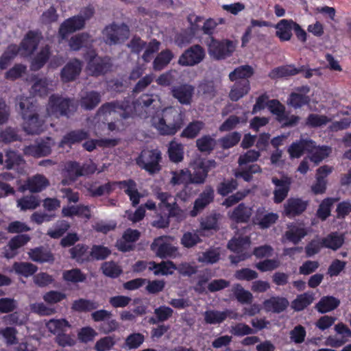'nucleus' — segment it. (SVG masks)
I'll use <instances>...</instances> for the list:
<instances>
[{
  "label": "nucleus",
  "instance_id": "obj_6",
  "mask_svg": "<svg viewBox=\"0 0 351 351\" xmlns=\"http://www.w3.org/2000/svg\"><path fill=\"white\" fill-rule=\"evenodd\" d=\"M102 35L107 45H114L124 42L129 38L130 29L123 23H112L105 27Z\"/></svg>",
  "mask_w": 351,
  "mask_h": 351
},
{
  "label": "nucleus",
  "instance_id": "obj_5",
  "mask_svg": "<svg viewBox=\"0 0 351 351\" xmlns=\"http://www.w3.org/2000/svg\"><path fill=\"white\" fill-rule=\"evenodd\" d=\"M237 44V40L224 39L219 41L213 36L209 37L206 40L208 53L210 57L215 60L225 59L230 56L234 51Z\"/></svg>",
  "mask_w": 351,
  "mask_h": 351
},
{
  "label": "nucleus",
  "instance_id": "obj_20",
  "mask_svg": "<svg viewBox=\"0 0 351 351\" xmlns=\"http://www.w3.org/2000/svg\"><path fill=\"white\" fill-rule=\"evenodd\" d=\"M82 62L77 59L69 61L62 69L60 77L64 82L73 81L80 75Z\"/></svg>",
  "mask_w": 351,
  "mask_h": 351
},
{
  "label": "nucleus",
  "instance_id": "obj_44",
  "mask_svg": "<svg viewBox=\"0 0 351 351\" xmlns=\"http://www.w3.org/2000/svg\"><path fill=\"white\" fill-rule=\"evenodd\" d=\"M204 320L206 324L217 325L225 321L223 311L208 309L203 313Z\"/></svg>",
  "mask_w": 351,
  "mask_h": 351
},
{
  "label": "nucleus",
  "instance_id": "obj_19",
  "mask_svg": "<svg viewBox=\"0 0 351 351\" xmlns=\"http://www.w3.org/2000/svg\"><path fill=\"white\" fill-rule=\"evenodd\" d=\"M156 198L160 201V206L167 208L169 217H178L182 215V210L178 207L176 199L168 193L158 192Z\"/></svg>",
  "mask_w": 351,
  "mask_h": 351
},
{
  "label": "nucleus",
  "instance_id": "obj_25",
  "mask_svg": "<svg viewBox=\"0 0 351 351\" xmlns=\"http://www.w3.org/2000/svg\"><path fill=\"white\" fill-rule=\"evenodd\" d=\"M29 258L37 263H53L54 257L51 251L45 247H38L29 250L27 252Z\"/></svg>",
  "mask_w": 351,
  "mask_h": 351
},
{
  "label": "nucleus",
  "instance_id": "obj_41",
  "mask_svg": "<svg viewBox=\"0 0 351 351\" xmlns=\"http://www.w3.org/2000/svg\"><path fill=\"white\" fill-rule=\"evenodd\" d=\"M343 242L344 237L342 234L337 232H333L324 238L322 243L327 248L336 250L342 246Z\"/></svg>",
  "mask_w": 351,
  "mask_h": 351
},
{
  "label": "nucleus",
  "instance_id": "obj_34",
  "mask_svg": "<svg viewBox=\"0 0 351 351\" xmlns=\"http://www.w3.org/2000/svg\"><path fill=\"white\" fill-rule=\"evenodd\" d=\"M93 40L88 33H81L72 36L69 42L70 48L78 51L82 47H87L91 45Z\"/></svg>",
  "mask_w": 351,
  "mask_h": 351
},
{
  "label": "nucleus",
  "instance_id": "obj_40",
  "mask_svg": "<svg viewBox=\"0 0 351 351\" xmlns=\"http://www.w3.org/2000/svg\"><path fill=\"white\" fill-rule=\"evenodd\" d=\"M310 147H312V141L302 139L298 142L292 143L289 148V152L292 158H299L304 151L308 152Z\"/></svg>",
  "mask_w": 351,
  "mask_h": 351
},
{
  "label": "nucleus",
  "instance_id": "obj_57",
  "mask_svg": "<svg viewBox=\"0 0 351 351\" xmlns=\"http://www.w3.org/2000/svg\"><path fill=\"white\" fill-rule=\"evenodd\" d=\"M250 244V238L248 237H243L232 239L228 243V248L232 252L240 253L242 252L246 246Z\"/></svg>",
  "mask_w": 351,
  "mask_h": 351
},
{
  "label": "nucleus",
  "instance_id": "obj_13",
  "mask_svg": "<svg viewBox=\"0 0 351 351\" xmlns=\"http://www.w3.org/2000/svg\"><path fill=\"white\" fill-rule=\"evenodd\" d=\"M66 176L71 181L75 180L78 177L93 173L96 167L94 164L81 166L78 162L70 161L65 166Z\"/></svg>",
  "mask_w": 351,
  "mask_h": 351
},
{
  "label": "nucleus",
  "instance_id": "obj_16",
  "mask_svg": "<svg viewBox=\"0 0 351 351\" xmlns=\"http://www.w3.org/2000/svg\"><path fill=\"white\" fill-rule=\"evenodd\" d=\"M42 38L41 33L34 31L28 32L20 45L22 53L25 56L32 54L37 48Z\"/></svg>",
  "mask_w": 351,
  "mask_h": 351
},
{
  "label": "nucleus",
  "instance_id": "obj_27",
  "mask_svg": "<svg viewBox=\"0 0 351 351\" xmlns=\"http://www.w3.org/2000/svg\"><path fill=\"white\" fill-rule=\"evenodd\" d=\"M62 214L64 217L78 216L86 219V220H88L91 217L90 207L83 204L64 206L62 209Z\"/></svg>",
  "mask_w": 351,
  "mask_h": 351
},
{
  "label": "nucleus",
  "instance_id": "obj_14",
  "mask_svg": "<svg viewBox=\"0 0 351 351\" xmlns=\"http://www.w3.org/2000/svg\"><path fill=\"white\" fill-rule=\"evenodd\" d=\"M194 91L195 87L189 84L174 86L171 90L172 96L183 105L192 103Z\"/></svg>",
  "mask_w": 351,
  "mask_h": 351
},
{
  "label": "nucleus",
  "instance_id": "obj_47",
  "mask_svg": "<svg viewBox=\"0 0 351 351\" xmlns=\"http://www.w3.org/2000/svg\"><path fill=\"white\" fill-rule=\"evenodd\" d=\"M88 133L82 130L72 131L66 134L62 139L60 145H71L79 143L88 138Z\"/></svg>",
  "mask_w": 351,
  "mask_h": 351
},
{
  "label": "nucleus",
  "instance_id": "obj_53",
  "mask_svg": "<svg viewBox=\"0 0 351 351\" xmlns=\"http://www.w3.org/2000/svg\"><path fill=\"white\" fill-rule=\"evenodd\" d=\"M17 206L20 208L21 210H34L40 205V200L36 196L27 195L17 201Z\"/></svg>",
  "mask_w": 351,
  "mask_h": 351
},
{
  "label": "nucleus",
  "instance_id": "obj_21",
  "mask_svg": "<svg viewBox=\"0 0 351 351\" xmlns=\"http://www.w3.org/2000/svg\"><path fill=\"white\" fill-rule=\"evenodd\" d=\"M49 185V180L42 174H36L29 178L21 187L23 191L28 190L32 193H39Z\"/></svg>",
  "mask_w": 351,
  "mask_h": 351
},
{
  "label": "nucleus",
  "instance_id": "obj_2",
  "mask_svg": "<svg viewBox=\"0 0 351 351\" xmlns=\"http://www.w3.org/2000/svg\"><path fill=\"white\" fill-rule=\"evenodd\" d=\"M120 105L119 103H106L99 108L93 120L95 135H101L106 130L114 131L124 129L125 125L121 120L110 121V117H115L117 114H119L122 119H125L122 116L123 110L120 108Z\"/></svg>",
  "mask_w": 351,
  "mask_h": 351
},
{
  "label": "nucleus",
  "instance_id": "obj_24",
  "mask_svg": "<svg viewBox=\"0 0 351 351\" xmlns=\"http://www.w3.org/2000/svg\"><path fill=\"white\" fill-rule=\"evenodd\" d=\"M264 309L267 312L279 313L289 306V301L282 297L274 296L264 301Z\"/></svg>",
  "mask_w": 351,
  "mask_h": 351
},
{
  "label": "nucleus",
  "instance_id": "obj_46",
  "mask_svg": "<svg viewBox=\"0 0 351 351\" xmlns=\"http://www.w3.org/2000/svg\"><path fill=\"white\" fill-rule=\"evenodd\" d=\"M12 267L16 274L25 277L32 276L38 270L36 265L28 262H16Z\"/></svg>",
  "mask_w": 351,
  "mask_h": 351
},
{
  "label": "nucleus",
  "instance_id": "obj_3",
  "mask_svg": "<svg viewBox=\"0 0 351 351\" xmlns=\"http://www.w3.org/2000/svg\"><path fill=\"white\" fill-rule=\"evenodd\" d=\"M160 107V97L156 94H143L131 104L126 101L120 105V108L123 110L122 116L124 119H128L134 115L142 118L152 117Z\"/></svg>",
  "mask_w": 351,
  "mask_h": 351
},
{
  "label": "nucleus",
  "instance_id": "obj_42",
  "mask_svg": "<svg viewBox=\"0 0 351 351\" xmlns=\"http://www.w3.org/2000/svg\"><path fill=\"white\" fill-rule=\"evenodd\" d=\"M173 55L168 49L162 51L154 60L153 69L154 71H160L163 69L171 62Z\"/></svg>",
  "mask_w": 351,
  "mask_h": 351
},
{
  "label": "nucleus",
  "instance_id": "obj_35",
  "mask_svg": "<svg viewBox=\"0 0 351 351\" xmlns=\"http://www.w3.org/2000/svg\"><path fill=\"white\" fill-rule=\"evenodd\" d=\"M217 88L213 81L203 80L197 88V95L205 99H213L215 97Z\"/></svg>",
  "mask_w": 351,
  "mask_h": 351
},
{
  "label": "nucleus",
  "instance_id": "obj_50",
  "mask_svg": "<svg viewBox=\"0 0 351 351\" xmlns=\"http://www.w3.org/2000/svg\"><path fill=\"white\" fill-rule=\"evenodd\" d=\"M232 292L237 300L242 304H250L253 300L252 294L239 284L234 285L232 287Z\"/></svg>",
  "mask_w": 351,
  "mask_h": 351
},
{
  "label": "nucleus",
  "instance_id": "obj_56",
  "mask_svg": "<svg viewBox=\"0 0 351 351\" xmlns=\"http://www.w3.org/2000/svg\"><path fill=\"white\" fill-rule=\"evenodd\" d=\"M252 68L249 65H244L235 69L232 72H231L229 74V78L231 81L247 80V78L252 76Z\"/></svg>",
  "mask_w": 351,
  "mask_h": 351
},
{
  "label": "nucleus",
  "instance_id": "obj_45",
  "mask_svg": "<svg viewBox=\"0 0 351 351\" xmlns=\"http://www.w3.org/2000/svg\"><path fill=\"white\" fill-rule=\"evenodd\" d=\"M99 307V304L93 300L80 298L74 300L71 308L77 312H85L95 310Z\"/></svg>",
  "mask_w": 351,
  "mask_h": 351
},
{
  "label": "nucleus",
  "instance_id": "obj_36",
  "mask_svg": "<svg viewBox=\"0 0 351 351\" xmlns=\"http://www.w3.org/2000/svg\"><path fill=\"white\" fill-rule=\"evenodd\" d=\"M45 326L51 333L56 335L66 332L67 329L71 327L69 322L64 319H51Z\"/></svg>",
  "mask_w": 351,
  "mask_h": 351
},
{
  "label": "nucleus",
  "instance_id": "obj_11",
  "mask_svg": "<svg viewBox=\"0 0 351 351\" xmlns=\"http://www.w3.org/2000/svg\"><path fill=\"white\" fill-rule=\"evenodd\" d=\"M151 249L157 256L161 258H176L180 256L178 248L165 242L162 237L154 239L151 245Z\"/></svg>",
  "mask_w": 351,
  "mask_h": 351
},
{
  "label": "nucleus",
  "instance_id": "obj_22",
  "mask_svg": "<svg viewBox=\"0 0 351 351\" xmlns=\"http://www.w3.org/2000/svg\"><path fill=\"white\" fill-rule=\"evenodd\" d=\"M273 184L276 186L274 191V200L276 203L282 202L287 196L290 189L291 180L288 178L278 179L273 178L271 180Z\"/></svg>",
  "mask_w": 351,
  "mask_h": 351
},
{
  "label": "nucleus",
  "instance_id": "obj_63",
  "mask_svg": "<svg viewBox=\"0 0 351 351\" xmlns=\"http://www.w3.org/2000/svg\"><path fill=\"white\" fill-rule=\"evenodd\" d=\"M202 241L199 234L195 232H186L183 234L180 243L186 248H191Z\"/></svg>",
  "mask_w": 351,
  "mask_h": 351
},
{
  "label": "nucleus",
  "instance_id": "obj_17",
  "mask_svg": "<svg viewBox=\"0 0 351 351\" xmlns=\"http://www.w3.org/2000/svg\"><path fill=\"white\" fill-rule=\"evenodd\" d=\"M30 240L27 234H19L12 238L3 249L4 256L12 258L18 254V250L24 246Z\"/></svg>",
  "mask_w": 351,
  "mask_h": 351
},
{
  "label": "nucleus",
  "instance_id": "obj_23",
  "mask_svg": "<svg viewBox=\"0 0 351 351\" xmlns=\"http://www.w3.org/2000/svg\"><path fill=\"white\" fill-rule=\"evenodd\" d=\"M306 202L298 198H290L284 204L285 214L293 217L301 214L306 208Z\"/></svg>",
  "mask_w": 351,
  "mask_h": 351
},
{
  "label": "nucleus",
  "instance_id": "obj_15",
  "mask_svg": "<svg viewBox=\"0 0 351 351\" xmlns=\"http://www.w3.org/2000/svg\"><path fill=\"white\" fill-rule=\"evenodd\" d=\"M278 219V215L269 213L263 207L257 209L253 219L254 224L258 225L262 229H266L274 224Z\"/></svg>",
  "mask_w": 351,
  "mask_h": 351
},
{
  "label": "nucleus",
  "instance_id": "obj_55",
  "mask_svg": "<svg viewBox=\"0 0 351 351\" xmlns=\"http://www.w3.org/2000/svg\"><path fill=\"white\" fill-rule=\"evenodd\" d=\"M152 267H149L150 269H154V274L155 275H168L171 274L174 269H176V266L171 261H162L160 263H156L154 262L149 263Z\"/></svg>",
  "mask_w": 351,
  "mask_h": 351
},
{
  "label": "nucleus",
  "instance_id": "obj_64",
  "mask_svg": "<svg viewBox=\"0 0 351 351\" xmlns=\"http://www.w3.org/2000/svg\"><path fill=\"white\" fill-rule=\"evenodd\" d=\"M116 344L114 336H106L96 341L94 349L96 351L110 350Z\"/></svg>",
  "mask_w": 351,
  "mask_h": 351
},
{
  "label": "nucleus",
  "instance_id": "obj_9",
  "mask_svg": "<svg viewBox=\"0 0 351 351\" xmlns=\"http://www.w3.org/2000/svg\"><path fill=\"white\" fill-rule=\"evenodd\" d=\"M204 48L199 45H194L185 50L180 56L178 63L182 66H192L200 63L205 58Z\"/></svg>",
  "mask_w": 351,
  "mask_h": 351
},
{
  "label": "nucleus",
  "instance_id": "obj_8",
  "mask_svg": "<svg viewBox=\"0 0 351 351\" xmlns=\"http://www.w3.org/2000/svg\"><path fill=\"white\" fill-rule=\"evenodd\" d=\"M161 160V153L158 149L143 150L139 156L138 164L150 173L160 171L159 162Z\"/></svg>",
  "mask_w": 351,
  "mask_h": 351
},
{
  "label": "nucleus",
  "instance_id": "obj_43",
  "mask_svg": "<svg viewBox=\"0 0 351 351\" xmlns=\"http://www.w3.org/2000/svg\"><path fill=\"white\" fill-rule=\"evenodd\" d=\"M69 251L71 258L80 263L90 261V252L87 251V247L84 245L77 244Z\"/></svg>",
  "mask_w": 351,
  "mask_h": 351
},
{
  "label": "nucleus",
  "instance_id": "obj_59",
  "mask_svg": "<svg viewBox=\"0 0 351 351\" xmlns=\"http://www.w3.org/2000/svg\"><path fill=\"white\" fill-rule=\"evenodd\" d=\"M215 145V140L208 135L203 136L196 141V146L201 152L210 153Z\"/></svg>",
  "mask_w": 351,
  "mask_h": 351
},
{
  "label": "nucleus",
  "instance_id": "obj_48",
  "mask_svg": "<svg viewBox=\"0 0 351 351\" xmlns=\"http://www.w3.org/2000/svg\"><path fill=\"white\" fill-rule=\"evenodd\" d=\"M117 144L118 140L116 138H101L88 141L83 144V147L88 152H92L97 145L100 147H114Z\"/></svg>",
  "mask_w": 351,
  "mask_h": 351
},
{
  "label": "nucleus",
  "instance_id": "obj_39",
  "mask_svg": "<svg viewBox=\"0 0 351 351\" xmlns=\"http://www.w3.org/2000/svg\"><path fill=\"white\" fill-rule=\"evenodd\" d=\"M340 301L332 296L323 297L317 304V311L322 313L335 309L339 305Z\"/></svg>",
  "mask_w": 351,
  "mask_h": 351
},
{
  "label": "nucleus",
  "instance_id": "obj_28",
  "mask_svg": "<svg viewBox=\"0 0 351 351\" xmlns=\"http://www.w3.org/2000/svg\"><path fill=\"white\" fill-rule=\"evenodd\" d=\"M250 86L248 80H241L237 81L232 86L229 93L230 99L233 101H237L250 91Z\"/></svg>",
  "mask_w": 351,
  "mask_h": 351
},
{
  "label": "nucleus",
  "instance_id": "obj_7",
  "mask_svg": "<svg viewBox=\"0 0 351 351\" xmlns=\"http://www.w3.org/2000/svg\"><path fill=\"white\" fill-rule=\"evenodd\" d=\"M73 101L58 95H52L49 97L47 106V112L49 116H69V113L75 110Z\"/></svg>",
  "mask_w": 351,
  "mask_h": 351
},
{
  "label": "nucleus",
  "instance_id": "obj_37",
  "mask_svg": "<svg viewBox=\"0 0 351 351\" xmlns=\"http://www.w3.org/2000/svg\"><path fill=\"white\" fill-rule=\"evenodd\" d=\"M50 49L48 45L42 47L36 56L34 58L31 64V69L38 71L41 69L49 58Z\"/></svg>",
  "mask_w": 351,
  "mask_h": 351
},
{
  "label": "nucleus",
  "instance_id": "obj_4",
  "mask_svg": "<svg viewBox=\"0 0 351 351\" xmlns=\"http://www.w3.org/2000/svg\"><path fill=\"white\" fill-rule=\"evenodd\" d=\"M152 125L162 135H173L183 125L181 114L175 108H165L161 116L152 118Z\"/></svg>",
  "mask_w": 351,
  "mask_h": 351
},
{
  "label": "nucleus",
  "instance_id": "obj_33",
  "mask_svg": "<svg viewBox=\"0 0 351 351\" xmlns=\"http://www.w3.org/2000/svg\"><path fill=\"white\" fill-rule=\"evenodd\" d=\"M276 36L282 40H289L292 36L293 21L282 19L276 25Z\"/></svg>",
  "mask_w": 351,
  "mask_h": 351
},
{
  "label": "nucleus",
  "instance_id": "obj_32",
  "mask_svg": "<svg viewBox=\"0 0 351 351\" xmlns=\"http://www.w3.org/2000/svg\"><path fill=\"white\" fill-rule=\"evenodd\" d=\"M330 151V147L327 146L317 147L315 143L312 141V147H309L308 152L309 153L308 158L311 161L317 165L329 156Z\"/></svg>",
  "mask_w": 351,
  "mask_h": 351
},
{
  "label": "nucleus",
  "instance_id": "obj_30",
  "mask_svg": "<svg viewBox=\"0 0 351 351\" xmlns=\"http://www.w3.org/2000/svg\"><path fill=\"white\" fill-rule=\"evenodd\" d=\"M53 87L51 82L46 78L38 79L32 84L29 92L34 96H46L50 91L53 90Z\"/></svg>",
  "mask_w": 351,
  "mask_h": 351
},
{
  "label": "nucleus",
  "instance_id": "obj_10",
  "mask_svg": "<svg viewBox=\"0 0 351 351\" xmlns=\"http://www.w3.org/2000/svg\"><path fill=\"white\" fill-rule=\"evenodd\" d=\"M214 189L210 185L206 186L195 200L193 209L190 211V215L194 217L202 213L214 201Z\"/></svg>",
  "mask_w": 351,
  "mask_h": 351
},
{
  "label": "nucleus",
  "instance_id": "obj_61",
  "mask_svg": "<svg viewBox=\"0 0 351 351\" xmlns=\"http://www.w3.org/2000/svg\"><path fill=\"white\" fill-rule=\"evenodd\" d=\"M101 269L105 276L112 278L118 277L122 272L121 267L113 261L104 262Z\"/></svg>",
  "mask_w": 351,
  "mask_h": 351
},
{
  "label": "nucleus",
  "instance_id": "obj_49",
  "mask_svg": "<svg viewBox=\"0 0 351 351\" xmlns=\"http://www.w3.org/2000/svg\"><path fill=\"white\" fill-rule=\"evenodd\" d=\"M306 234V230L301 226H291L289 230L286 231L285 237L289 241L297 244Z\"/></svg>",
  "mask_w": 351,
  "mask_h": 351
},
{
  "label": "nucleus",
  "instance_id": "obj_54",
  "mask_svg": "<svg viewBox=\"0 0 351 351\" xmlns=\"http://www.w3.org/2000/svg\"><path fill=\"white\" fill-rule=\"evenodd\" d=\"M314 300L313 293H304L298 295L292 302V308L300 311L310 305Z\"/></svg>",
  "mask_w": 351,
  "mask_h": 351
},
{
  "label": "nucleus",
  "instance_id": "obj_29",
  "mask_svg": "<svg viewBox=\"0 0 351 351\" xmlns=\"http://www.w3.org/2000/svg\"><path fill=\"white\" fill-rule=\"evenodd\" d=\"M252 214V208L243 203L239 204L232 212L228 213L231 219L236 222H247Z\"/></svg>",
  "mask_w": 351,
  "mask_h": 351
},
{
  "label": "nucleus",
  "instance_id": "obj_51",
  "mask_svg": "<svg viewBox=\"0 0 351 351\" xmlns=\"http://www.w3.org/2000/svg\"><path fill=\"white\" fill-rule=\"evenodd\" d=\"M220 252L218 248L209 249L198 254L197 261L202 263L214 264L219 260Z\"/></svg>",
  "mask_w": 351,
  "mask_h": 351
},
{
  "label": "nucleus",
  "instance_id": "obj_31",
  "mask_svg": "<svg viewBox=\"0 0 351 351\" xmlns=\"http://www.w3.org/2000/svg\"><path fill=\"white\" fill-rule=\"evenodd\" d=\"M101 102V95L97 91L84 92L81 95L80 106L86 110H93Z\"/></svg>",
  "mask_w": 351,
  "mask_h": 351
},
{
  "label": "nucleus",
  "instance_id": "obj_52",
  "mask_svg": "<svg viewBox=\"0 0 351 351\" xmlns=\"http://www.w3.org/2000/svg\"><path fill=\"white\" fill-rule=\"evenodd\" d=\"M204 127V123L201 121H192L182 132L181 136L187 138H194L199 134Z\"/></svg>",
  "mask_w": 351,
  "mask_h": 351
},
{
  "label": "nucleus",
  "instance_id": "obj_58",
  "mask_svg": "<svg viewBox=\"0 0 351 351\" xmlns=\"http://www.w3.org/2000/svg\"><path fill=\"white\" fill-rule=\"evenodd\" d=\"M302 69H298L292 66H285L276 68L272 70L269 76L271 78H276V77H282L289 75H294L300 72H301Z\"/></svg>",
  "mask_w": 351,
  "mask_h": 351
},
{
  "label": "nucleus",
  "instance_id": "obj_62",
  "mask_svg": "<svg viewBox=\"0 0 351 351\" xmlns=\"http://www.w3.org/2000/svg\"><path fill=\"white\" fill-rule=\"evenodd\" d=\"M62 277L64 280L73 283L84 282L86 278V275L79 269L64 271Z\"/></svg>",
  "mask_w": 351,
  "mask_h": 351
},
{
  "label": "nucleus",
  "instance_id": "obj_38",
  "mask_svg": "<svg viewBox=\"0 0 351 351\" xmlns=\"http://www.w3.org/2000/svg\"><path fill=\"white\" fill-rule=\"evenodd\" d=\"M145 337L140 332H133L126 337L122 348L128 350L138 348L144 342Z\"/></svg>",
  "mask_w": 351,
  "mask_h": 351
},
{
  "label": "nucleus",
  "instance_id": "obj_26",
  "mask_svg": "<svg viewBox=\"0 0 351 351\" xmlns=\"http://www.w3.org/2000/svg\"><path fill=\"white\" fill-rule=\"evenodd\" d=\"M119 187L130 197L133 206H136L140 202L143 195L138 191L136 183L132 180H127L119 182Z\"/></svg>",
  "mask_w": 351,
  "mask_h": 351
},
{
  "label": "nucleus",
  "instance_id": "obj_60",
  "mask_svg": "<svg viewBox=\"0 0 351 351\" xmlns=\"http://www.w3.org/2000/svg\"><path fill=\"white\" fill-rule=\"evenodd\" d=\"M168 153L169 158L174 162H178L183 159V147L182 144L176 141H171L169 143Z\"/></svg>",
  "mask_w": 351,
  "mask_h": 351
},
{
  "label": "nucleus",
  "instance_id": "obj_18",
  "mask_svg": "<svg viewBox=\"0 0 351 351\" xmlns=\"http://www.w3.org/2000/svg\"><path fill=\"white\" fill-rule=\"evenodd\" d=\"M85 27L83 19L77 15L65 20L60 26L59 35L62 39H65L69 34L82 29Z\"/></svg>",
  "mask_w": 351,
  "mask_h": 351
},
{
  "label": "nucleus",
  "instance_id": "obj_1",
  "mask_svg": "<svg viewBox=\"0 0 351 351\" xmlns=\"http://www.w3.org/2000/svg\"><path fill=\"white\" fill-rule=\"evenodd\" d=\"M16 108L23 122V129L28 134H39L43 130L44 121L39 118V109L31 97L19 95L16 98Z\"/></svg>",
  "mask_w": 351,
  "mask_h": 351
},
{
  "label": "nucleus",
  "instance_id": "obj_12",
  "mask_svg": "<svg viewBox=\"0 0 351 351\" xmlns=\"http://www.w3.org/2000/svg\"><path fill=\"white\" fill-rule=\"evenodd\" d=\"M111 66L109 58H101L93 53L88 62L87 69L90 75L99 76L108 72Z\"/></svg>",
  "mask_w": 351,
  "mask_h": 351
}]
</instances>
